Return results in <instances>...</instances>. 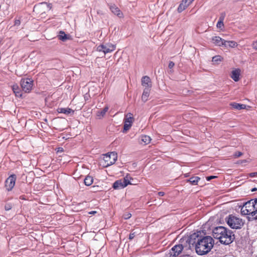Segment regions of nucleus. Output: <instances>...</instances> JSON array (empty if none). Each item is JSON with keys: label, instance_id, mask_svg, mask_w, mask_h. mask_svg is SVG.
<instances>
[{"label": "nucleus", "instance_id": "7ed1b4c3", "mask_svg": "<svg viewBox=\"0 0 257 257\" xmlns=\"http://www.w3.org/2000/svg\"><path fill=\"white\" fill-rule=\"evenodd\" d=\"M228 226L233 229L240 228L244 224L242 220L232 214L229 215L225 219Z\"/></svg>", "mask_w": 257, "mask_h": 257}, {"label": "nucleus", "instance_id": "cd10ccee", "mask_svg": "<svg viewBox=\"0 0 257 257\" xmlns=\"http://www.w3.org/2000/svg\"><path fill=\"white\" fill-rule=\"evenodd\" d=\"M223 60V58L221 56L219 55L215 56L212 58V61L213 62H220L222 61Z\"/></svg>", "mask_w": 257, "mask_h": 257}, {"label": "nucleus", "instance_id": "f3484780", "mask_svg": "<svg viewBox=\"0 0 257 257\" xmlns=\"http://www.w3.org/2000/svg\"><path fill=\"white\" fill-rule=\"evenodd\" d=\"M110 9L114 14L117 15V16H118L119 17H121L122 16V14L120 12L119 8H117L116 6H115V5L111 6L110 8Z\"/></svg>", "mask_w": 257, "mask_h": 257}, {"label": "nucleus", "instance_id": "0eeeda50", "mask_svg": "<svg viewBox=\"0 0 257 257\" xmlns=\"http://www.w3.org/2000/svg\"><path fill=\"white\" fill-rule=\"evenodd\" d=\"M253 199L245 202L241 208V213L242 215H250L253 218Z\"/></svg>", "mask_w": 257, "mask_h": 257}, {"label": "nucleus", "instance_id": "dca6fc26", "mask_svg": "<svg viewBox=\"0 0 257 257\" xmlns=\"http://www.w3.org/2000/svg\"><path fill=\"white\" fill-rule=\"evenodd\" d=\"M151 89L149 88H145L144 90L142 96V100L144 102H146L148 100V98L150 95Z\"/></svg>", "mask_w": 257, "mask_h": 257}, {"label": "nucleus", "instance_id": "79ce46f5", "mask_svg": "<svg viewBox=\"0 0 257 257\" xmlns=\"http://www.w3.org/2000/svg\"><path fill=\"white\" fill-rule=\"evenodd\" d=\"M189 176V173H186V174H184V176H185V177H188Z\"/></svg>", "mask_w": 257, "mask_h": 257}, {"label": "nucleus", "instance_id": "1a4fd4ad", "mask_svg": "<svg viewBox=\"0 0 257 257\" xmlns=\"http://www.w3.org/2000/svg\"><path fill=\"white\" fill-rule=\"evenodd\" d=\"M134 120L133 114L131 113H128L125 115L123 125V130L124 131H127L131 128Z\"/></svg>", "mask_w": 257, "mask_h": 257}, {"label": "nucleus", "instance_id": "a18cd8bd", "mask_svg": "<svg viewBox=\"0 0 257 257\" xmlns=\"http://www.w3.org/2000/svg\"><path fill=\"white\" fill-rule=\"evenodd\" d=\"M20 97H22V94H20Z\"/></svg>", "mask_w": 257, "mask_h": 257}, {"label": "nucleus", "instance_id": "a19ab883", "mask_svg": "<svg viewBox=\"0 0 257 257\" xmlns=\"http://www.w3.org/2000/svg\"><path fill=\"white\" fill-rule=\"evenodd\" d=\"M13 90L14 93L16 95V89L15 88L14 86L13 87Z\"/></svg>", "mask_w": 257, "mask_h": 257}, {"label": "nucleus", "instance_id": "c85d7f7f", "mask_svg": "<svg viewBox=\"0 0 257 257\" xmlns=\"http://www.w3.org/2000/svg\"><path fill=\"white\" fill-rule=\"evenodd\" d=\"M60 35L59 36V38L61 40H65L67 39L66 35L64 32L61 31L60 33Z\"/></svg>", "mask_w": 257, "mask_h": 257}, {"label": "nucleus", "instance_id": "c756f323", "mask_svg": "<svg viewBox=\"0 0 257 257\" xmlns=\"http://www.w3.org/2000/svg\"><path fill=\"white\" fill-rule=\"evenodd\" d=\"M136 236V232H132L129 235V239L132 240L133 239L135 236Z\"/></svg>", "mask_w": 257, "mask_h": 257}, {"label": "nucleus", "instance_id": "72a5a7b5", "mask_svg": "<svg viewBox=\"0 0 257 257\" xmlns=\"http://www.w3.org/2000/svg\"><path fill=\"white\" fill-rule=\"evenodd\" d=\"M257 175V172H253L249 174V176L251 177H255Z\"/></svg>", "mask_w": 257, "mask_h": 257}, {"label": "nucleus", "instance_id": "37998d69", "mask_svg": "<svg viewBox=\"0 0 257 257\" xmlns=\"http://www.w3.org/2000/svg\"><path fill=\"white\" fill-rule=\"evenodd\" d=\"M19 22V21L17 20V25L20 23Z\"/></svg>", "mask_w": 257, "mask_h": 257}, {"label": "nucleus", "instance_id": "a211bd4d", "mask_svg": "<svg viewBox=\"0 0 257 257\" xmlns=\"http://www.w3.org/2000/svg\"><path fill=\"white\" fill-rule=\"evenodd\" d=\"M108 110V107L107 106L104 107L103 109L98 111L96 113V116L98 118L100 119L103 117L105 114L106 112Z\"/></svg>", "mask_w": 257, "mask_h": 257}, {"label": "nucleus", "instance_id": "b1692460", "mask_svg": "<svg viewBox=\"0 0 257 257\" xmlns=\"http://www.w3.org/2000/svg\"><path fill=\"white\" fill-rule=\"evenodd\" d=\"M188 2H186V3L184 2V0L182 1V3L180 4L179 6V7L178 8V11L179 12H182V11L184 10L186 7H187L190 4H188Z\"/></svg>", "mask_w": 257, "mask_h": 257}, {"label": "nucleus", "instance_id": "58836bf2", "mask_svg": "<svg viewBox=\"0 0 257 257\" xmlns=\"http://www.w3.org/2000/svg\"><path fill=\"white\" fill-rule=\"evenodd\" d=\"M96 213V211H92L88 212L89 214L93 215Z\"/></svg>", "mask_w": 257, "mask_h": 257}, {"label": "nucleus", "instance_id": "9d476101", "mask_svg": "<svg viewBox=\"0 0 257 257\" xmlns=\"http://www.w3.org/2000/svg\"><path fill=\"white\" fill-rule=\"evenodd\" d=\"M130 184V181L125 177L123 180L116 181L113 184V187L115 189L123 188Z\"/></svg>", "mask_w": 257, "mask_h": 257}, {"label": "nucleus", "instance_id": "aec40b11", "mask_svg": "<svg viewBox=\"0 0 257 257\" xmlns=\"http://www.w3.org/2000/svg\"><path fill=\"white\" fill-rule=\"evenodd\" d=\"M200 180V178L198 176L191 177L187 180V182H189L192 185H196Z\"/></svg>", "mask_w": 257, "mask_h": 257}, {"label": "nucleus", "instance_id": "f704fd0d", "mask_svg": "<svg viewBox=\"0 0 257 257\" xmlns=\"http://www.w3.org/2000/svg\"><path fill=\"white\" fill-rule=\"evenodd\" d=\"M252 46L253 49L257 50V40L253 43Z\"/></svg>", "mask_w": 257, "mask_h": 257}, {"label": "nucleus", "instance_id": "ea45409f", "mask_svg": "<svg viewBox=\"0 0 257 257\" xmlns=\"http://www.w3.org/2000/svg\"><path fill=\"white\" fill-rule=\"evenodd\" d=\"M131 216V214H128L127 215V217H125V219H128L129 218H130Z\"/></svg>", "mask_w": 257, "mask_h": 257}, {"label": "nucleus", "instance_id": "f03ea898", "mask_svg": "<svg viewBox=\"0 0 257 257\" xmlns=\"http://www.w3.org/2000/svg\"><path fill=\"white\" fill-rule=\"evenodd\" d=\"M214 243V239L209 236L198 239L195 246L196 253L199 255L208 253L213 247Z\"/></svg>", "mask_w": 257, "mask_h": 257}, {"label": "nucleus", "instance_id": "4c0bfd02", "mask_svg": "<svg viewBox=\"0 0 257 257\" xmlns=\"http://www.w3.org/2000/svg\"><path fill=\"white\" fill-rule=\"evenodd\" d=\"M194 0H184V2L186 3V2H187L188 4H191L192 2Z\"/></svg>", "mask_w": 257, "mask_h": 257}, {"label": "nucleus", "instance_id": "412c9836", "mask_svg": "<svg viewBox=\"0 0 257 257\" xmlns=\"http://www.w3.org/2000/svg\"><path fill=\"white\" fill-rule=\"evenodd\" d=\"M253 219H257V198L253 199Z\"/></svg>", "mask_w": 257, "mask_h": 257}, {"label": "nucleus", "instance_id": "a878e982", "mask_svg": "<svg viewBox=\"0 0 257 257\" xmlns=\"http://www.w3.org/2000/svg\"><path fill=\"white\" fill-rule=\"evenodd\" d=\"M225 44H226V46H228L230 47L231 48H234L237 46V44L236 42L234 41H225Z\"/></svg>", "mask_w": 257, "mask_h": 257}, {"label": "nucleus", "instance_id": "e433bc0d", "mask_svg": "<svg viewBox=\"0 0 257 257\" xmlns=\"http://www.w3.org/2000/svg\"><path fill=\"white\" fill-rule=\"evenodd\" d=\"M158 194L160 196H163L164 195H165V193L164 192H159L158 193Z\"/></svg>", "mask_w": 257, "mask_h": 257}, {"label": "nucleus", "instance_id": "39448f33", "mask_svg": "<svg viewBox=\"0 0 257 257\" xmlns=\"http://www.w3.org/2000/svg\"><path fill=\"white\" fill-rule=\"evenodd\" d=\"M52 8L51 4L41 3L36 5L33 8V12L36 14L42 15L49 11Z\"/></svg>", "mask_w": 257, "mask_h": 257}, {"label": "nucleus", "instance_id": "9b49d317", "mask_svg": "<svg viewBox=\"0 0 257 257\" xmlns=\"http://www.w3.org/2000/svg\"><path fill=\"white\" fill-rule=\"evenodd\" d=\"M182 244H178L174 246L170 251L169 257H176L178 256L183 249Z\"/></svg>", "mask_w": 257, "mask_h": 257}, {"label": "nucleus", "instance_id": "4be33fe9", "mask_svg": "<svg viewBox=\"0 0 257 257\" xmlns=\"http://www.w3.org/2000/svg\"><path fill=\"white\" fill-rule=\"evenodd\" d=\"M93 182V178L92 176L88 175L84 180V183L86 186L91 185Z\"/></svg>", "mask_w": 257, "mask_h": 257}, {"label": "nucleus", "instance_id": "393cba45", "mask_svg": "<svg viewBox=\"0 0 257 257\" xmlns=\"http://www.w3.org/2000/svg\"><path fill=\"white\" fill-rule=\"evenodd\" d=\"M141 141L145 143V145H147L151 142V139L149 136L144 135L142 136Z\"/></svg>", "mask_w": 257, "mask_h": 257}, {"label": "nucleus", "instance_id": "ddd939ff", "mask_svg": "<svg viewBox=\"0 0 257 257\" xmlns=\"http://www.w3.org/2000/svg\"><path fill=\"white\" fill-rule=\"evenodd\" d=\"M212 41L213 43L217 46H226V44H225V40L222 39L221 38L218 36H215L212 38Z\"/></svg>", "mask_w": 257, "mask_h": 257}, {"label": "nucleus", "instance_id": "c03bdc74", "mask_svg": "<svg viewBox=\"0 0 257 257\" xmlns=\"http://www.w3.org/2000/svg\"><path fill=\"white\" fill-rule=\"evenodd\" d=\"M255 189H252V191H255Z\"/></svg>", "mask_w": 257, "mask_h": 257}, {"label": "nucleus", "instance_id": "c9c22d12", "mask_svg": "<svg viewBox=\"0 0 257 257\" xmlns=\"http://www.w3.org/2000/svg\"><path fill=\"white\" fill-rule=\"evenodd\" d=\"M5 209L7 210H9L11 209V206L10 204H7L5 206Z\"/></svg>", "mask_w": 257, "mask_h": 257}, {"label": "nucleus", "instance_id": "bb28decb", "mask_svg": "<svg viewBox=\"0 0 257 257\" xmlns=\"http://www.w3.org/2000/svg\"><path fill=\"white\" fill-rule=\"evenodd\" d=\"M223 19H224V17H220L219 18V20L217 22V25H216V26L218 28H222V27H223V26H224Z\"/></svg>", "mask_w": 257, "mask_h": 257}, {"label": "nucleus", "instance_id": "f257e3e1", "mask_svg": "<svg viewBox=\"0 0 257 257\" xmlns=\"http://www.w3.org/2000/svg\"><path fill=\"white\" fill-rule=\"evenodd\" d=\"M213 236L224 244L231 243L234 239L232 231L223 226L215 228L213 231Z\"/></svg>", "mask_w": 257, "mask_h": 257}, {"label": "nucleus", "instance_id": "5701e85b", "mask_svg": "<svg viewBox=\"0 0 257 257\" xmlns=\"http://www.w3.org/2000/svg\"><path fill=\"white\" fill-rule=\"evenodd\" d=\"M230 105L232 106L233 108L238 110L244 109L245 108V105L244 104H241L235 102L231 103Z\"/></svg>", "mask_w": 257, "mask_h": 257}, {"label": "nucleus", "instance_id": "423d86ee", "mask_svg": "<svg viewBox=\"0 0 257 257\" xmlns=\"http://www.w3.org/2000/svg\"><path fill=\"white\" fill-rule=\"evenodd\" d=\"M116 49L115 45L111 43L106 44H102L97 47V51L98 52H102L104 54L111 53L114 51Z\"/></svg>", "mask_w": 257, "mask_h": 257}, {"label": "nucleus", "instance_id": "f8f14e48", "mask_svg": "<svg viewBox=\"0 0 257 257\" xmlns=\"http://www.w3.org/2000/svg\"><path fill=\"white\" fill-rule=\"evenodd\" d=\"M15 175H11L5 182V187L8 191H11L13 188L16 183Z\"/></svg>", "mask_w": 257, "mask_h": 257}, {"label": "nucleus", "instance_id": "7c9ffc66", "mask_svg": "<svg viewBox=\"0 0 257 257\" xmlns=\"http://www.w3.org/2000/svg\"><path fill=\"white\" fill-rule=\"evenodd\" d=\"M242 155V153L240 152H237L234 154L235 158H238Z\"/></svg>", "mask_w": 257, "mask_h": 257}, {"label": "nucleus", "instance_id": "473e14b6", "mask_svg": "<svg viewBox=\"0 0 257 257\" xmlns=\"http://www.w3.org/2000/svg\"><path fill=\"white\" fill-rule=\"evenodd\" d=\"M217 178V176H210L206 177V180L207 181H210L212 179Z\"/></svg>", "mask_w": 257, "mask_h": 257}, {"label": "nucleus", "instance_id": "2eb2a0df", "mask_svg": "<svg viewBox=\"0 0 257 257\" xmlns=\"http://www.w3.org/2000/svg\"><path fill=\"white\" fill-rule=\"evenodd\" d=\"M240 75V70L239 69H235L232 71L230 77L235 82H237L239 80Z\"/></svg>", "mask_w": 257, "mask_h": 257}, {"label": "nucleus", "instance_id": "20e7f679", "mask_svg": "<svg viewBox=\"0 0 257 257\" xmlns=\"http://www.w3.org/2000/svg\"><path fill=\"white\" fill-rule=\"evenodd\" d=\"M117 159V153L114 152L108 153L103 155L101 162L102 166L105 168L114 164Z\"/></svg>", "mask_w": 257, "mask_h": 257}, {"label": "nucleus", "instance_id": "4468645a", "mask_svg": "<svg viewBox=\"0 0 257 257\" xmlns=\"http://www.w3.org/2000/svg\"><path fill=\"white\" fill-rule=\"evenodd\" d=\"M142 85L146 88H150L152 87V82L150 77L148 76H143L142 78Z\"/></svg>", "mask_w": 257, "mask_h": 257}, {"label": "nucleus", "instance_id": "6e6552de", "mask_svg": "<svg viewBox=\"0 0 257 257\" xmlns=\"http://www.w3.org/2000/svg\"><path fill=\"white\" fill-rule=\"evenodd\" d=\"M34 81L31 78H23L21 81V86L24 91L30 92L33 87Z\"/></svg>", "mask_w": 257, "mask_h": 257}, {"label": "nucleus", "instance_id": "2f4dec72", "mask_svg": "<svg viewBox=\"0 0 257 257\" xmlns=\"http://www.w3.org/2000/svg\"><path fill=\"white\" fill-rule=\"evenodd\" d=\"M175 65V63L172 61H170L168 67L170 69L172 68Z\"/></svg>", "mask_w": 257, "mask_h": 257}, {"label": "nucleus", "instance_id": "6ab92c4d", "mask_svg": "<svg viewBox=\"0 0 257 257\" xmlns=\"http://www.w3.org/2000/svg\"><path fill=\"white\" fill-rule=\"evenodd\" d=\"M57 111L59 113H64L66 114H69L71 112H72V113L74 112V111L70 108H62V107L58 108L57 109Z\"/></svg>", "mask_w": 257, "mask_h": 257}]
</instances>
